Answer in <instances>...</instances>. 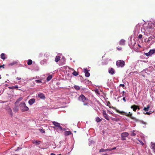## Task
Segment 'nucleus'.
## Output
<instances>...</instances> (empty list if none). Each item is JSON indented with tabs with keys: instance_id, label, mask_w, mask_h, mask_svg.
Instances as JSON below:
<instances>
[{
	"instance_id": "49",
	"label": "nucleus",
	"mask_w": 155,
	"mask_h": 155,
	"mask_svg": "<svg viewBox=\"0 0 155 155\" xmlns=\"http://www.w3.org/2000/svg\"><path fill=\"white\" fill-rule=\"evenodd\" d=\"M16 79L18 80H20L21 79V78L19 77H17Z\"/></svg>"
},
{
	"instance_id": "36",
	"label": "nucleus",
	"mask_w": 155,
	"mask_h": 155,
	"mask_svg": "<svg viewBox=\"0 0 155 155\" xmlns=\"http://www.w3.org/2000/svg\"><path fill=\"white\" fill-rule=\"evenodd\" d=\"M22 99V98L21 97L19 98L17 101V102H19V101H21Z\"/></svg>"
},
{
	"instance_id": "43",
	"label": "nucleus",
	"mask_w": 155,
	"mask_h": 155,
	"mask_svg": "<svg viewBox=\"0 0 155 155\" xmlns=\"http://www.w3.org/2000/svg\"><path fill=\"white\" fill-rule=\"evenodd\" d=\"M151 113H150V112H146V113L145 114H147V115H150V114H151Z\"/></svg>"
},
{
	"instance_id": "17",
	"label": "nucleus",
	"mask_w": 155,
	"mask_h": 155,
	"mask_svg": "<svg viewBox=\"0 0 155 155\" xmlns=\"http://www.w3.org/2000/svg\"><path fill=\"white\" fill-rule=\"evenodd\" d=\"M130 135L131 136H135L136 135V134L135 133V130H133L130 132Z\"/></svg>"
},
{
	"instance_id": "56",
	"label": "nucleus",
	"mask_w": 155,
	"mask_h": 155,
	"mask_svg": "<svg viewBox=\"0 0 155 155\" xmlns=\"http://www.w3.org/2000/svg\"><path fill=\"white\" fill-rule=\"evenodd\" d=\"M65 130V129L64 128V129H63V130Z\"/></svg>"
},
{
	"instance_id": "2",
	"label": "nucleus",
	"mask_w": 155,
	"mask_h": 155,
	"mask_svg": "<svg viewBox=\"0 0 155 155\" xmlns=\"http://www.w3.org/2000/svg\"><path fill=\"white\" fill-rule=\"evenodd\" d=\"M20 109L22 112L28 111L29 108L27 107L24 102H21L19 104Z\"/></svg>"
},
{
	"instance_id": "38",
	"label": "nucleus",
	"mask_w": 155,
	"mask_h": 155,
	"mask_svg": "<svg viewBox=\"0 0 155 155\" xmlns=\"http://www.w3.org/2000/svg\"><path fill=\"white\" fill-rule=\"evenodd\" d=\"M138 37L140 39L142 38V35L141 34H140L139 35Z\"/></svg>"
},
{
	"instance_id": "26",
	"label": "nucleus",
	"mask_w": 155,
	"mask_h": 155,
	"mask_svg": "<svg viewBox=\"0 0 155 155\" xmlns=\"http://www.w3.org/2000/svg\"><path fill=\"white\" fill-rule=\"evenodd\" d=\"M52 78V75H49L48 76L47 78V80L48 81H49L50 80H51V79Z\"/></svg>"
},
{
	"instance_id": "18",
	"label": "nucleus",
	"mask_w": 155,
	"mask_h": 155,
	"mask_svg": "<svg viewBox=\"0 0 155 155\" xmlns=\"http://www.w3.org/2000/svg\"><path fill=\"white\" fill-rule=\"evenodd\" d=\"M1 58L2 59L4 60L5 58H6L5 57V55L4 53H2L1 55Z\"/></svg>"
},
{
	"instance_id": "37",
	"label": "nucleus",
	"mask_w": 155,
	"mask_h": 155,
	"mask_svg": "<svg viewBox=\"0 0 155 155\" xmlns=\"http://www.w3.org/2000/svg\"><path fill=\"white\" fill-rule=\"evenodd\" d=\"M138 122H140L142 123L143 124H146V123L143 121H141V120H139V121H138Z\"/></svg>"
},
{
	"instance_id": "8",
	"label": "nucleus",
	"mask_w": 155,
	"mask_h": 155,
	"mask_svg": "<svg viewBox=\"0 0 155 155\" xmlns=\"http://www.w3.org/2000/svg\"><path fill=\"white\" fill-rule=\"evenodd\" d=\"M83 71L85 73V76L86 77H88L90 75V74L88 72V71L87 68L84 69Z\"/></svg>"
},
{
	"instance_id": "46",
	"label": "nucleus",
	"mask_w": 155,
	"mask_h": 155,
	"mask_svg": "<svg viewBox=\"0 0 155 155\" xmlns=\"http://www.w3.org/2000/svg\"><path fill=\"white\" fill-rule=\"evenodd\" d=\"M123 100L124 101V102H125L126 101V99H125V97H124L123 98Z\"/></svg>"
},
{
	"instance_id": "54",
	"label": "nucleus",
	"mask_w": 155,
	"mask_h": 155,
	"mask_svg": "<svg viewBox=\"0 0 155 155\" xmlns=\"http://www.w3.org/2000/svg\"><path fill=\"white\" fill-rule=\"evenodd\" d=\"M110 104V102H109L108 103H107V105H108H108H109V104Z\"/></svg>"
},
{
	"instance_id": "28",
	"label": "nucleus",
	"mask_w": 155,
	"mask_h": 155,
	"mask_svg": "<svg viewBox=\"0 0 155 155\" xmlns=\"http://www.w3.org/2000/svg\"><path fill=\"white\" fill-rule=\"evenodd\" d=\"M72 74L73 75L76 76L78 74V72L76 71H75L74 70V72L72 73Z\"/></svg>"
},
{
	"instance_id": "14",
	"label": "nucleus",
	"mask_w": 155,
	"mask_h": 155,
	"mask_svg": "<svg viewBox=\"0 0 155 155\" xmlns=\"http://www.w3.org/2000/svg\"><path fill=\"white\" fill-rule=\"evenodd\" d=\"M7 111L8 114L12 117L13 115V113L12 109L9 108L7 109Z\"/></svg>"
},
{
	"instance_id": "13",
	"label": "nucleus",
	"mask_w": 155,
	"mask_h": 155,
	"mask_svg": "<svg viewBox=\"0 0 155 155\" xmlns=\"http://www.w3.org/2000/svg\"><path fill=\"white\" fill-rule=\"evenodd\" d=\"M38 96L42 99H44L45 98V96L42 93L39 94Z\"/></svg>"
},
{
	"instance_id": "42",
	"label": "nucleus",
	"mask_w": 155,
	"mask_h": 155,
	"mask_svg": "<svg viewBox=\"0 0 155 155\" xmlns=\"http://www.w3.org/2000/svg\"><path fill=\"white\" fill-rule=\"evenodd\" d=\"M12 87L15 88H18V85H16L15 86L13 87Z\"/></svg>"
},
{
	"instance_id": "5",
	"label": "nucleus",
	"mask_w": 155,
	"mask_h": 155,
	"mask_svg": "<svg viewBox=\"0 0 155 155\" xmlns=\"http://www.w3.org/2000/svg\"><path fill=\"white\" fill-rule=\"evenodd\" d=\"M155 53V49H151L148 53H145V55L147 56H151L153 54Z\"/></svg>"
},
{
	"instance_id": "12",
	"label": "nucleus",
	"mask_w": 155,
	"mask_h": 155,
	"mask_svg": "<svg viewBox=\"0 0 155 155\" xmlns=\"http://www.w3.org/2000/svg\"><path fill=\"white\" fill-rule=\"evenodd\" d=\"M125 41L124 39H121L119 41V45H124L125 44Z\"/></svg>"
},
{
	"instance_id": "57",
	"label": "nucleus",
	"mask_w": 155,
	"mask_h": 155,
	"mask_svg": "<svg viewBox=\"0 0 155 155\" xmlns=\"http://www.w3.org/2000/svg\"><path fill=\"white\" fill-rule=\"evenodd\" d=\"M103 155H108L107 154H104Z\"/></svg>"
},
{
	"instance_id": "23",
	"label": "nucleus",
	"mask_w": 155,
	"mask_h": 155,
	"mask_svg": "<svg viewBox=\"0 0 155 155\" xmlns=\"http://www.w3.org/2000/svg\"><path fill=\"white\" fill-rule=\"evenodd\" d=\"M96 121L97 122H99L101 121L102 119L100 118L99 117H97L96 118Z\"/></svg>"
},
{
	"instance_id": "20",
	"label": "nucleus",
	"mask_w": 155,
	"mask_h": 155,
	"mask_svg": "<svg viewBox=\"0 0 155 155\" xmlns=\"http://www.w3.org/2000/svg\"><path fill=\"white\" fill-rule=\"evenodd\" d=\"M150 107L149 105H148L147 106V107H144L143 109V110L145 111H148L150 108Z\"/></svg>"
},
{
	"instance_id": "9",
	"label": "nucleus",
	"mask_w": 155,
	"mask_h": 155,
	"mask_svg": "<svg viewBox=\"0 0 155 155\" xmlns=\"http://www.w3.org/2000/svg\"><path fill=\"white\" fill-rule=\"evenodd\" d=\"M115 71L114 69L112 68H111L109 69L108 72L109 74L111 75H113L115 73Z\"/></svg>"
},
{
	"instance_id": "22",
	"label": "nucleus",
	"mask_w": 155,
	"mask_h": 155,
	"mask_svg": "<svg viewBox=\"0 0 155 155\" xmlns=\"http://www.w3.org/2000/svg\"><path fill=\"white\" fill-rule=\"evenodd\" d=\"M61 57L59 56H57L55 58V61L56 62H57L60 59Z\"/></svg>"
},
{
	"instance_id": "47",
	"label": "nucleus",
	"mask_w": 155,
	"mask_h": 155,
	"mask_svg": "<svg viewBox=\"0 0 155 155\" xmlns=\"http://www.w3.org/2000/svg\"><path fill=\"white\" fill-rule=\"evenodd\" d=\"M21 149V148L18 147L17 149L16 150V151L18 150Z\"/></svg>"
},
{
	"instance_id": "27",
	"label": "nucleus",
	"mask_w": 155,
	"mask_h": 155,
	"mask_svg": "<svg viewBox=\"0 0 155 155\" xmlns=\"http://www.w3.org/2000/svg\"><path fill=\"white\" fill-rule=\"evenodd\" d=\"M13 110L14 112H16L18 111V108L17 107H14Z\"/></svg>"
},
{
	"instance_id": "4",
	"label": "nucleus",
	"mask_w": 155,
	"mask_h": 155,
	"mask_svg": "<svg viewBox=\"0 0 155 155\" xmlns=\"http://www.w3.org/2000/svg\"><path fill=\"white\" fill-rule=\"evenodd\" d=\"M79 100L82 101L83 102H85L87 101L88 99L86 98L82 94L78 98Z\"/></svg>"
},
{
	"instance_id": "6",
	"label": "nucleus",
	"mask_w": 155,
	"mask_h": 155,
	"mask_svg": "<svg viewBox=\"0 0 155 155\" xmlns=\"http://www.w3.org/2000/svg\"><path fill=\"white\" fill-rule=\"evenodd\" d=\"M121 135L122 140H125V137H128V136L129 135V134L127 132H124L121 134Z\"/></svg>"
},
{
	"instance_id": "7",
	"label": "nucleus",
	"mask_w": 155,
	"mask_h": 155,
	"mask_svg": "<svg viewBox=\"0 0 155 155\" xmlns=\"http://www.w3.org/2000/svg\"><path fill=\"white\" fill-rule=\"evenodd\" d=\"M131 109H133V110L134 111H136L137 109H138L139 110L140 109L139 106L136 105H133L131 106L130 107Z\"/></svg>"
},
{
	"instance_id": "15",
	"label": "nucleus",
	"mask_w": 155,
	"mask_h": 155,
	"mask_svg": "<svg viewBox=\"0 0 155 155\" xmlns=\"http://www.w3.org/2000/svg\"><path fill=\"white\" fill-rule=\"evenodd\" d=\"M64 133L65 136H68L72 134L71 132L70 131H65Z\"/></svg>"
},
{
	"instance_id": "3",
	"label": "nucleus",
	"mask_w": 155,
	"mask_h": 155,
	"mask_svg": "<svg viewBox=\"0 0 155 155\" xmlns=\"http://www.w3.org/2000/svg\"><path fill=\"white\" fill-rule=\"evenodd\" d=\"M116 64L118 67L123 68L125 65V62L123 60H119L117 61Z\"/></svg>"
},
{
	"instance_id": "51",
	"label": "nucleus",
	"mask_w": 155,
	"mask_h": 155,
	"mask_svg": "<svg viewBox=\"0 0 155 155\" xmlns=\"http://www.w3.org/2000/svg\"><path fill=\"white\" fill-rule=\"evenodd\" d=\"M112 120H114V121H117L116 120V119L113 118V119H112Z\"/></svg>"
},
{
	"instance_id": "29",
	"label": "nucleus",
	"mask_w": 155,
	"mask_h": 155,
	"mask_svg": "<svg viewBox=\"0 0 155 155\" xmlns=\"http://www.w3.org/2000/svg\"><path fill=\"white\" fill-rule=\"evenodd\" d=\"M58 127V129L60 131H61L62 130L63 128L60 125V124L59 125V126Z\"/></svg>"
},
{
	"instance_id": "33",
	"label": "nucleus",
	"mask_w": 155,
	"mask_h": 155,
	"mask_svg": "<svg viewBox=\"0 0 155 155\" xmlns=\"http://www.w3.org/2000/svg\"><path fill=\"white\" fill-rule=\"evenodd\" d=\"M35 82L37 83H41V81L39 80H36L35 81Z\"/></svg>"
},
{
	"instance_id": "34",
	"label": "nucleus",
	"mask_w": 155,
	"mask_h": 155,
	"mask_svg": "<svg viewBox=\"0 0 155 155\" xmlns=\"http://www.w3.org/2000/svg\"><path fill=\"white\" fill-rule=\"evenodd\" d=\"M106 151V149H101L99 150V152H101Z\"/></svg>"
},
{
	"instance_id": "32",
	"label": "nucleus",
	"mask_w": 155,
	"mask_h": 155,
	"mask_svg": "<svg viewBox=\"0 0 155 155\" xmlns=\"http://www.w3.org/2000/svg\"><path fill=\"white\" fill-rule=\"evenodd\" d=\"M102 114H103V116H104V115L107 114L106 113V111L104 110H103L102 111Z\"/></svg>"
},
{
	"instance_id": "48",
	"label": "nucleus",
	"mask_w": 155,
	"mask_h": 155,
	"mask_svg": "<svg viewBox=\"0 0 155 155\" xmlns=\"http://www.w3.org/2000/svg\"><path fill=\"white\" fill-rule=\"evenodd\" d=\"M116 149V147H114V148H112L111 149V150H115V149Z\"/></svg>"
},
{
	"instance_id": "25",
	"label": "nucleus",
	"mask_w": 155,
	"mask_h": 155,
	"mask_svg": "<svg viewBox=\"0 0 155 155\" xmlns=\"http://www.w3.org/2000/svg\"><path fill=\"white\" fill-rule=\"evenodd\" d=\"M103 116L104 117V118H105L106 120H109V117L107 114H106V115Z\"/></svg>"
},
{
	"instance_id": "10",
	"label": "nucleus",
	"mask_w": 155,
	"mask_h": 155,
	"mask_svg": "<svg viewBox=\"0 0 155 155\" xmlns=\"http://www.w3.org/2000/svg\"><path fill=\"white\" fill-rule=\"evenodd\" d=\"M31 142L33 143L36 145H39L41 142V141L35 140H32Z\"/></svg>"
},
{
	"instance_id": "52",
	"label": "nucleus",
	"mask_w": 155,
	"mask_h": 155,
	"mask_svg": "<svg viewBox=\"0 0 155 155\" xmlns=\"http://www.w3.org/2000/svg\"><path fill=\"white\" fill-rule=\"evenodd\" d=\"M140 143H141L142 145L143 144V143L142 142V141H140Z\"/></svg>"
},
{
	"instance_id": "40",
	"label": "nucleus",
	"mask_w": 155,
	"mask_h": 155,
	"mask_svg": "<svg viewBox=\"0 0 155 155\" xmlns=\"http://www.w3.org/2000/svg\"><path fill=\"white\" fill-rule=\"evenodd\" d=\"M4 66H5V65H4V64H3L2 65H0V68H3L4 69L5 68Z\"/></svg>"
},
{
	"instance_id": "21",
	"label": "nucleus",
	"mask_w": 155,
	"mask_h": 155,
	"mask_svg": "<svg viewBox=\"0 0 155 155\" xmlns=\"http://www.w3.org/2000/svg\"><path fill=\"white\" fill-rule=\"evenodd\" d=\"M17 63V62H16V61H13V62H11V63H9L8 64V65H9V66H13V65H15V64H16Z\"/></svg>"
},
{
	"instance_id": "50",
	"label": "nucleus",
	"mask_w": 155,
	"mask_h": 155,
	"mask_svg": "<svg viewBox=\"0 0 155 155\" xmlns=\"http://www.w3.org/2000/svg\"><path fill=\"white\" fill-rule=\"evenodd\" d=\"M106 151H111V149H106Z\"/></svg>"
},
{
	"instance_id": "59",
	"label": "nucleus",
	"mask_w": 155,
	"mask_h": 155,
	"mask_svg": "<svg viewBox=\"0 0 155 155\" xmlns=\"http://www.w3.org/2000/svg\"><path fill=\"white\" fill-rule=\"evenodd\" d=\"M0 78L1 79V75L0 74Z\"/></svg>"
},
{
	"instance_id": "16",
	"label": "nucleus",
	"mask_w": 155,
	"mask_h": 155,
	"mask_svg": "<svg viewBox=\"0 0 155 155\" xmlns=\"http://www.w3.org/2000/svg\"><path fill=\"white\" fill-rule=\"evenodd\" d=\"M151 148L153 149V151L155 152V143H153L152 142Z\"/></svg>"
},
{
	"instance_id": "11",
	"label": "nucleus",
	"mask_w": 155,
	"mask_h": 155,
	"mask_svg": "<svg viewBox=\"0 0 155 155\" xmlns=\"http://www.w3.org/2000/svg\"><path fill=\"white\" fill-rule=\"evenodd\" d=\"M35 100L34 98H32L29 100L28 101V103L30 105H32L35 102Z\"/></svg>"
},
{
	"instance_id": "31",
	"label": "nucleus",
	"mask_w": 155,
	"mask_h": 155,
	"mask_svg": "<svg viewBox=\"0 0 155 155\" xmlns=\"http://www.w3.org/2000/svg\"><path fill=\"white\" fill-rule=\"evenodd\" d=\"M42 133H45V132L44 130L41 129H38Z\"/></svg>"
},
{
	"instance_id": "19",
	"label": "nucleus",
	"mask_w": 155,
	"mask_h": 155,
	"mask_svg": "<svg viewBox=\"0 0 155 155\" xmlns=\"http://www.w3.org/2000/svg\"><path fill=\"white\" fill-rule=\"evenodd\" d=\"M53 124L56 127H58L59 125L60 124L59 123H58L57 122H55V121H53Z\"/></svg>"
},
{
	"instance_id": "55",
	"label": "nucleus",
	"mask_w": 155,
	"mask_h": 155,
	"mask_svg": "<svg viewBox=\"0 0 155 155\" xmlns=\"http://www.w3.org/2000/svg\"><path fill=\"white\" fill-rule=\"evenodd\" d=\"M108 111L109 112V113L110 114H112V113L110 111Z\"/></svg>"
},
{
	"instance_id": "24",
	"label": "nucleus",
	"mask_w": 155,
	"mask_h": 155,
	"mask_svg": "<svg viewBox=\"0 0 155 155\" xmlns=\"http://www.w3.org/2000/svg\"><path fill=\"white\" fill-rule=\"evenodd\" d=\"M32 61L31 59H29L27 62V64L28 65H31L32 64Z\"/></svg>"
},
{
	"instance_id": "30",
	"label": "nucleus",
	"mask_w": 155,
	"mask_h": 155,
	"mask_svg": "<svg viewBox=\"0 0 155 155\" xmlns=\"http://www.w3.org/2000/svg\"><path fill=\"white\" fill-rule=\"evenodd\" d=\"M74 88L76 90H79L80 89V87L78 86L75 85Z\"/></svg>"
},
{
	"instance_id": "44",
	"label": "nucleus",
	"mask_w": 155,
	"mask_h": 155,
	"mask_svg": "<svg viewBox=\"0 0 155 155\" xmlns=\"http://www.w3.org/2000/svg\"><path fill=\"white\" fill-rule=\"evenodd\" d=\"M119 86L120 87L122 86V87H124L125 86V85H124V84H120Z\"/></svg>"
},
{
	"instance_id": "41",
	"label": "nucleus",
	"mask_w": 155,
	"mask_h": 155,
	"mask_svg": "<svg viewBox=\"0 0 155 155\" xmlns=\"http://www.w3.org/2000/svg\"><path fill=\"white\" fill-rule=\"evenodd\" d=\"M117 49L118 50H119L120 51V50H122V48H121V47H119V48L117 47Z\"/></svg>"
},
{
	"instance_id": "53",
	"label": "nucleus",
	"mask_w": 155,
	"mask_h": 155,
	"mask_svg": "<svg viewBox=\"0 0 155 155\" xmlns=\"http://www.w3.org/2000/svg\"><path fill=\"white\" fill-rule=\"evenodd\" d=\"M50 155H56L54 153H51Z\"/></svg>"
},
{
	"instance_id": "1",
	"label": "nucleus",
	"mask_w": 155,
	"mask_h": 155,
	"mask_svg": "<svg viewBox=\"0 0 155 155\" xmlns=\"http://www.w3.org/2000/svg\"><path fill=\"white\" fill-rule=\"evenodd\" d=\"M116 111L117 113H118L119 114H121L122 115H125L126 116L130 117V118L133 120H134L136 122H137L139 121V119H137L136 118L133 117L132 114L130 113V112H129L128 113H127V112H125L124 111H121L117 109H116Z\"/></svg>"
},
{
	"instance_id": "35",
	"label": "nucleus",
	"mask_w": 155,
	"mask_h": 155,
	"mask_svg": "<svg viewBox=\"0 0 155 155\" xmlns=\"http://www.w3.org/2000/svg\"><path fill=\"white\" fill-rule=\"evenodd\" d=\"M153 39V37L152 36L148 38V40L147 41H150L152 40Z\"/></svg>"
},
{
	"instance_id": "58",
	"label": "nucleus",
	"mask_w": 155,
	"mask_h": 155,
	"mask_svg": "<svg viewBox=\"0 0 155 155\" xmlns=\"http://www.w3.org/2000/svg\"><path fill=\"white\" fill-rule=\"evenodd\" d=\"M9 88H12V87H9Z\"/></svg>"
},
{
	"instance_id": "45",
	"label": "nucleus",
	"mask_w": 155,
	"mask_h": 155,
	"mask_svg": "<svg viewBox=\"0 0 155 155\" xmlns=\"http://www.w3.org/2000/svg\"><path fill=\"white\" fill-rule=\"evenodd\" d=\"M124 91H123L121 93V94L122 95V96H123L124 95Z\"/></svg>"
},
{
	"instance_id": "39",
	"label": "nucleus",
	"mask_w": 155,
	"mask_h": 155,
	"mask_svg": "<svg viewBox=\"0 0 155 155\" xmlns=\"http://www.w3.org/2000/svg\"><path fill=\"white\" fill-rule=\"evenodd\" d=\"M84 103V104H83V105H88V103H87V102H83Z\"/></svg>"
}]
</instances>
